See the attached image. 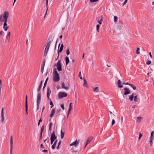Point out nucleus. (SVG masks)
Listing matches in <instances>:
<instances>
[{"label":"nucleus","mask_w":154,"mask_h":154,"mask_svg":"<svg viewBox=\"0 0 154 154\" xmlns=\"http://www.w3.org/2000/svg\"><path fill=\"white\" fill-rule=\"evenodd\" d=\"M53 73V81L55 82H58L60 79V76L59 74L55 69H54V70Z\"/></svg>","instance_id":"f257e3e1"},{"label":"nucleus","mask_w":154,"mask_h":154,"mask_svg":"<svg viewBox=\"0 0 154 154\" xmlns=\"http://www.w3.org/2000/svg\"><path fill=\"white\" fill-rule=\"evenodd\" d=\"M67 96V94L65 92H60L58 94V98L59 99H62L64 97H66Z\"/></svg>","instance_id":"f03ea898"},{"label":"nucleus","mask_w":154,"mask_h":154,"mask_svg":"<svg viewBox=\"0 0 154 154\" xmlns=\"http://www.w3.org/2000/svg\"><path fill=\"white\" fill-rule=\"evenodd\" d=\"M13 140V137L11 136L10 140V154H12Z\"/></svg>","instance_id":"7ed1b4c3"},{"label":"nucleus","mask_w":154,"mask_h":154,"mask_svg":"<svg viewBox=\"0 0 154 154\" xmlns=\"http://www.w3.org/2000/svg\"><path fill=\"white\" fill-rule=\"evenodd\" d=\"M9 13L8 11H5L3 14V21H7V19L8 17Z\"/></svg>","instance_id":"20e7f679"},{"label":"nucleus","mask_w":154,"mask_h":154,"mask_svg":"<svg viewBox=\"0 0 154 154\" xmlns=\"http://www.w3.org/2000/svg\"><path fill=\"white\" fill-rule=\"evenodd\" d=\"M61 61L59 60L57 64V67L58 70L60 71L62 70L61 65L60 63Z\"/></svg>","instance_id":"39448f33"},{"label":"nucleus","mask_w":154,"mask_h":154,"mask_svg":"<svg viewBox=\"0 0 154 154\" xmlns=\"http://www.w3.org/2000/svg\"><path fill=\"white\" fill-rule=\"evenodd\" d=\"M25 108H26V113L25 114L26 115H27L28 114V104H27V96L26 95V100H25Z\"/></svg>","instance_id":"423d86ee"},{"label":"nucleus","mask_w":154,"mask_h":154,"mask_svg":"<svg viewBox=\"0 0 154 154\" xmlns=\"http://www.w3.org/2000/svg\"><path fill=\"white\" fill-rule=\"evenodd\" d=\"M79 140H78L77 141V140H76L73 142L70 145V146L74 145L75 147H77L79 143Z\"/></svg>","instance_id":"0eeeda50"},{"label":"nucleus","mask_w":154,"mask_h":154,"mask_svg":"<svg viewBox=\"0 0 154 154\" xmlns=\"http://www.w3.org/2000/svg\"><path fill=\"white\" fill-rule=\"evenodd\" d=\"M41 94L40 92L38 93L37 99V103L40 104L41 100Z\"/></svg>","instance_id":"6e6552de"},{"label":"nucleus","mask_w":154,"mask_h":154,"mask_svg":"<svg viewBox=\"0 0 154 154\" xmlns=\"http://www.w3.org/2000/svg\"><path fill=\"white\" fill-rule=\"evenodd\" d=\"M57 139V137L55 136V132L54 131L51 134V140H52L53 141L56 140Z\"/></svg>","instance_id":"1a4fd4ad"},{"label":"nucleus","mask_w":154,"mask_h":154,"mask_svg":"<svg viewBox=\"0 0 154 154\" xmlns=\"http://www.w3.org/2000/svg\"><path fill=\"white\" fill-rule=\"evenodd\" d=\"M92 139L93 138L92 137H90L88 138L86 141V143L84 146V149L86 148L87 145L91 141Z\"/></svg>","instance_id":"9d476101"},{"label":"nucleus","mask_w":154,"mask_h":154,"mask_svg":"<svg viewBox=\"0 0 154 154\" xmlns=\"http://www.w3.org/2000/svg\"><path fill=\"white\" fill-rule=\"evenodd\" d=\"M103 19V17L102 16H100L99 17H98L97 18V20L98 23L100 24H102Z\"/></svg>","instance_id":"9b49d317"},{"label":"nucleus","mask_w":154,"mask_h":154,"mask_svg":"<svg viewBox=\"0 0 154 154\" xmlns=\"http://www.w3.org/2000/svg\"><path fill=\"white\" fill-rule=\"evenodd\" d=\"M124 90L125 91L124 93V94L125 95H126L130 94V91L128 88H124Z\"/></svg>","instance_id":"f8f14e48"},{"label":"nucleus","mask_w":154,"mask_h":154,"mask_svg":"<svg viewBox=\"0 0 154 154\" xmlns=\"http://www.w3.org/2000/svg\"><path fill=\"white\" fill-rule=\"evenodd\" d=\"M51 42V41L50 40V38H49L47 40V44L45 48H49Z\"/></svg>","instance_id":"ddd939ff"},{"label":"nucleus","mask_w":154,"mask_h":154,"mask_svg":"<svg viewBox=\"0 0 154 154\" xmlns=\"http://www.w3.org/2000/svg\"><path fill=\"white\" fill-rule=\"evenodd\" d=\"M55 112V110L54 109H53L51 111V114L50 115V117L52 118L53 117L54 114Z\"/></svg>","instance_id":"4468645a"},{"label":"nucleus","mask_w":154,"mask_h":154,"mask_svg":"<svg viewBox=\"0 0 154 154\" xmlns=\"http://www.w3.org/2000/svg\"><path fill=\"white\" fill-rule=\"evenodd\" d=\"M62 87L63 88L65 89L66 90H68L69 88V87H68L65 86L63 82L62 83Z\"/></svg>","instance_id":"2eb2a0df"},{"label":"nucleus","mask_w":154,"mask_h":154,"mask_svg":"<svg viewBox=\"0 0 154 154\" xmlns=\"http://www.w3.org/2000/svg\"><path fill=\"white\" fill-rule=\"evenodd\" d=\"M57 141H58L57 140H55L54 143L53 145L52 146L51 148H52V149H54L55 148V146L56 145V144L57 143Z\"/></svg>","instance_id":"dca6fc26"},{"label":"nucleus","mask_w":154,"mask_h":154,"mask_svg":"<svg viewBox=\"0 0 154 154\" xmlns=\"http://www.w3.org/2000/svg\"><path fill=\"white\" fill-rule=\"evenodd\" d=\"M118 87L120 88H122L123 87V86L121 85V82L119 80L118 81Z\"/></svg>","instance_id":"f3484780"},{"label":"nucleus","mask_w":154,"mask_h":154,"mask_svg":"<svg viewBox=\"0 0 154 154\" xmlns=\"http://www.w3.org/2000/svg\"><path fill=\"white\" fill-rule=\"evenodd\" d=\"M118 24H119L120 26H118V29H121V26L123 24L122 21V20H119L118 22Z\"/></svg>","instance_id":"a211bd4d"},{"label":"nucleus","mask_w":154,"mask_h":154,"mask_svg":"<svg viewBox=\"0 0 154 154\" xmlns=\"http://www.w3.org/2000/svg\"><path fill=\"white\" fill-rule=\"evenodd\" d=\"M48 79V77H47L46 79V80H45V82L44 83V86L43 88V90H44V88H45V87H46V85L47 83V82Z\"/></svg>","instance_id":"6ab92c4d"},{"label":"nucleus","mask_w":154,"mask_h":154,"mask_svg":"<svg viewBox=\"0 0 154 154\" xmlns=\"http://www.w3.org/2000/svg\"><path fill=\"white\" fill-rule=\"evenodd\" d=\"M134 98V94L133 93L132 94L130 95L129 97V99L131 101H132L133 100Z\"/></svg>","instance_id":"aec40b11"},{"label":"nucleus","mask_w":154,"mask_h":154,"mask_svg":"<svg viewBox=\"0 0 154 154\" xmlns=\"http://www.w3.org/2000/svg\"><path fill=\"white\" fill-rule=\"evenodd\" d=\"M65 61H66V65H67L68 64V63L69 62V58L68 57H65Z\"/></svg>","instance_id":"412c9836"},{"label":"nucleus","mask_w":154,"mask_h":154,"mask_svg":"<svg viewBox=\"0 0 154 154\" xmlns=\"http://www.w3.org/2000/svg\"><path fill=\"white\" fill-rule=\"evenodd\" d=\"M53 125V123L52 122L50 123L49 124V130L51 131L52 130V127Z\"/></svg>","instance_id":"4be33fe9"},{"label":"nucleus","mask_w":154,"mask_h":154,"mask_svg":"<svg viewBox=\"0 0 154 154\" xmlns=\"http://www.w3.org/2000/svg\"><path fill=\"white\" fill-rule=\"evenodd\" d=\"M51 92V91L50 90L49 88H47V95H50Z\"/></svg>","instance_id":"5701e85b"},{"label":"nucleus","mask_w":154,"mask_h":154,"mask_svg":"<svg viewBox=\"0 0 154 154\" xmlns=\"http://www.w3.org/2000/svg\"><path fill=\"white\" fill-rule=\"evenodd\" d=\"M142 118L141 117H138L137 118V122H140L141 121V120Z\"/></svg>","instance_id":"b1692460"},{"label":"nucleus","mask_w":154,"mask_h":154,"mask_svg":"<svg viewBox=\"0 0 154 154\" xmlns=\"http://www.w3.org/2000/svg\"><path fill=\"white\" fill-rule=\"evenodd\" d=\"M61 133V139H63L64 137V133L61 130L60 131Z\"/></svg>","instance_id":"393cba45"},{"label":"nucleus","mask_w":154,"mask_h":154,"mask_svg":"<svg viewBox=\"0 0 154 154\" xmlns=\"http://www.w3.org/2000/svg\"><path fill=\"white\" fill-rule=\"evenodd\" d=\"M44 125L42 126L41 128V132H40V134H41V135H42L43 132L44 130Z\"/></svg>","instance_id":"a878e982"},{"label":"nucleus","mask_w":154,"mask_h":154,"mask_svg":"<svg viewBox=\"0 0 154 154\" xmlns=\"http://www.w3.org/2000/svg\"><path fill=\"white\" fill-rule=\"evenodd\" d=\"M134 100L135 102H137L138 101V99L137 98V95H135L134 97Z\"/></svg>","instance_id":"bb28decb"},{"label":"nucleus","mask_w":154,"mask_h":154,"mask_svg":"<svg viewBox=\"0 0 154 154\" xmlns=\"http://www.w3.org/2000/svg\"><path fill=\"white\" fill-rule=\"evenodd\" d=\"M46 8H47V10H46V12H45V16H44V17H45V16H46V15L47 13L48 9V0H46Z\"/></svg>","instance_id":"cd10ccee"},{"label":"nucleus","mask_w":154,"mask_h":154,"mask_svg":"<svg viewBox=\"0 0 154 154\" xmlns=\"http://www.w3.org/2000/svg\"><path fill=\"white\" fill-rule=\"evenodd\" d=\"M1 122L2 123H4V115L1 116Z\"/></svg>","instance_id":"c85d7f7f"},{"label":"nucleus","mask_w":154,"mask_h":154,"mask_svg":"<svg viewBox=\"0 0 154 154\" xmlns=\"http://www.w3.org/2000/svg\"><path fill=\"white\" fill-rule=\"evenodd\" d=\"M8 27H9L8 26H3V28L5 31H6L8 30Z\"/></svg>","instance_id":"c756f323"},{"label":"nucleus","mask_w":154,"mask_h":154,"mask_svg":"<svg viewBox=\"0 0 154 154\" xmlns=\"http://www.w3.org/2000/svg\"><path fill=\"white\" fill-rule=\"evenodd\" d=\"M45 60H44V61H43L42 62V66H41V68H44V66H45Z\"/></svg>","instance_id":"7c9ffc66"},{"label":"nucleus","mask_w":154,"mask_h":154,"mask_svg":"<svg viewBox=\"0 0 154 154\" xmlns=\"http://www.w3.org/2000/svg\"><path fill=\"white\" fill-rule=\"evenodd\" d=\"M118 17L116 16H114V22L115 23H116L117 22V20H118Z\"/></svg>","instance_id":"2f4dec72"},{"label":"nucleus","mask_w":154,"mask_h":154,"mask_svg":"<svg viewBox=\"0 0 154 154\" xmlns=\"http://www.w3.org/2000/svg\"><path fill=\"white\" fill-rule=\"evenodd\" d=\"M130 86L134 90H135L136 89V87L134 86L133 84H131Z\"/></svg>","instance_id":"473e14b6"},{"label":"nucleus","mask_w":154,"mask_h":154,"mask_svg":"<svg viewBox=\"0 0 154 154\" xmlns=\"http://www.w3.org/2000/svg\"><path fill=\"white\" fill-rule=\"evenodd\" d=\"M136 53L137 54H140V48H137V49Z\"/></svg>","instance_id":"72a5a7b5"},{"label":"nucleus","mask_w":154,"mask_h":154,"mask_svg":"<svg viewBox=\"0 0 154 154\" xmlns=\"http://www.w3.org/2000/svg\"><path fill=\"white\" fill-rule=\"evenodd\" d=\"M99 91L98 87H96L94 89V91L95 92H97Z\"/></svg>","instance_id":"f704fd0d"},{"label":"nucleus","mask_w":154,"mask_h":154,"mask_svg":"<svg viewBox=\"0 0 154 154\" xmlns=\"http://www.w3.org/2000/svg\"><path fill=\"white\" fill-rule=\"evenodd\" d=\"M154 134V131H152L151 132L150 135V137L153 138H154L153 134Z\"/></svg>","instance_id":"c9c22d12"},{"label":"nucleus","mask_w":154,"mask_h":154,"mask_svg":"<svg viewBox=\"0 0 154 154\" xmlns=\"http://www.w3.org/2000/svg\"><path fill=\"white\" fill-rule=\"evenodd\" d=\"M100 26L99 25H97L96 26L97 28V32H99V29L100 28Z\"/></svg>","instance_id":"e433bc0d"},{"label":"nucleus","mask_w":154,"mask_h":154,"mask_svg":"<svg viewBox=\"0 0 154 154\" xmlns=\"http://www.w3.org/2000/svg\"><path fill=\"white\" fill-rule=\"evenodd\" d=\"M84 83L83 84V85L84 86H87V83L86 80H85V79H84Z\"/></svg>","instance_id":"4c0bfd02"},{"label":"nucleus","mask_w":154,"mask_h":154,"mask_svg":"<svg viewBox=\"0 0 154 154\" xmlns=\"http://www.w3.org/2000/svg\"><path fill=\"white\" fill-rule=\"evenodd\" d=\"M50 104L51 105V108L53 106H54L53 103L52 102V101H51H51H50Z\"/></svg>","instance_id":"58836bf2"},{"label":"nucleus","mask_w":154,"mask_h":154,"mask_svg":"<svg viewBox=\"0 0 154 154\" xmlns=\"http://www.w3.org/2000/svg\"><path fill=\"white\" fill-rule=\"evenodd\" d=\"M151 63V61L150 60H148L147 62H146V64L148 65H149V64H150Z\"/></svg>","instance_id":"ea45409f"},{"label":"nucleus","mask_w":154,"mask_h":154,"mask_svg":"<svg viewBox=\"0 0 154 154\" xmlns=\"http://www.w3.org/2000/svg\"><path fill=\"white\" fill-rule=\"evenodd\" d=\"M66 53L67 55H68L69 54V49H68L66 51Z\"/></svg>","instance_id":"a19ab883"},{"label":"nucleus","mask_w":154,"mask_h":154,"mask_svg":"<svg viewBox=\"0 0 154 154\" xmlns=\"http://www.w3.org/2000/svg\"><path fill=\"white\" fill-rule=\"evenodd\" d=\"M63 50V48H61L60 47V48L59 49V51L58 52V53H59V52L60 53L62 52Z\"/></svg>","instance_id":"79ce46f5"},{"label":"nucleus","mask_w":154,"mask_h":154,"mask_svg":"<svg viewBox=\"0 0 154 154\" xmlns=\"http://www.w3.org/2000/svg\"><path fill=\"white\" fill-rule=\"evenodd\" d=\"M81 74V72H79V74L78 76L81 79H82V77Z\"/></svg>","instance_id":"37998d69"},{"label":"nucleus","mask_w":154,"mask_h":154,"mask_svg":"<svg viewBox=\"0 0 154 154\" xmlns=\"http://www.w3.org/2000/svg\"><path fill=\"white\" fill-rule=\"evenodd\" d=\"M41 87L42 86H41V85H39V86L38 88V89H37V91H38V92H39V91L40 90Z\"/></svg>","instance_id":"c03bdc74"},{"label":"nucleus","mask_w":154,"mask_h":154,"mask_svg":"<svg viewBox=\"0 0 154 154\" xmlns=\"http://www.w3.org/2000/svg\"><path fill=\"white\" fill-rule=\"evenodd\" d=\"M99 0H90V2H97Z\"/></svg>","instance_id":"a18cd8bd"},{"label":"nucleus","mask_w":154,"mask_h":154,"mask_svg":"<svg viewBox=\"0 0 154 154\" xmlns=\"http://www.w3.org/2000/svg\"><path fill=\"white\" fill-rule=\"evenodd\" d=\"M115 123V121L114 119H113L112 120V125L113 126L114 125V124Z\"/></svg>","instance_id":"49530a36"},{"label":"nucleus","mask_w":154,"mask_h":154,"mask_svg":"<svg viewBox=\"0 0 154 154\" xmlns=\"http://www.w3.org/2000/svg\"><path fill=\"white\" fill-rule=\"evenodd\" d=\"M142 136V134H141L140 133H139V139H140Z\"/></svg>","instance_id":"de8ad7c7"},{"label":"nucleus","mask_w":154,"mask_h":154,"mask_svg":"<svg viewBox=\"0 0 154 154\" xmlns=\"http://www.w3.org/2000/svg\"><path fill=\"white\" fill-rule=\"evenodd\" d=\"M3 21L4 22L3 26H7V21Z\"/></svg>","instance_id":"09e8293b"},{"label":"nucleus","mask_w":154,"mask_h":154,"mask_svg":"<svg viewBox=\"0 0 154 154\" xmlns=\"http://www.w3.org/2000/svg\"><path fill=\"white\" fill-rule=\"evenodd\" d=\"M127 1H128V0H125V2H124L123 4L122 5L123 6L127 2Z\"/></svg>","instance_id":"8fccbe9b"},{"label":"nucleus","mask_w":154,"mask_h":154,"mask_svg":"<svg viewBox=\"0 0 154 154\" xmlns=\"http://www.w3.org/2000/svg\"><path fill=\"white\" fill-rule=\"evenodd\" d=\"M49 48H45V51H44L45 52H48V50H49Z\"/></svg>","instance_id":"3c124183"},{"label":"nucleus","mask_w":154,"mask_h":154,"mask_svg":"<svg viewBox=\"0 0 154 154\" xmlns=\"http://www.w3.org/2000/svg\"><path fill=\"white\" fill-rule=\"evenodd\" d=\"M60 106L63 110L64 109V106L63 104H61L60 105Z\"/></svg>","instance_id":"603ef678"},{"label":"nucleus","mask_w":154,"mask_h":154,"mask_svg":"<svg viewBox=\"0 0 154 154\" xmlns=\"http://www.w3.org/2000/svg\"><path fill=\"white\" fill-rule=\"evenodd\" d=\"M10 35H11V32H9L7 35V38H8V36L9 38L10 37Z\"/></svg>","instance_id":"864d4df0"},{"label":"nucleus","mask_w":154,"mask_h":154,"mask_svg":"<svg viewBox=\"0 0 154 154\" xmlns=\"http://www.w3.org/2000/svg\"><path fill=\"white\" fill-rule=\"evenodd\" d=\"M45 108V106H44L43 107L42 109V113H41V116H42V113L43 112V111L44 109Z\"/></svg>","instance_id":"5fc2aeb1"},{"label":"nucleus","mask_w":154,"mask_h":154,"mask_svg":"<svg viewBox=\"0 0 154 154\" xmlns=\"http://www.w3.org/2000/svg\"><path fill=\"white\" fill-rule=\"evenodd\" d=\"M153 138H152V137H150V138H149V142H152V141L153 140Z\"/></svg>","instance_id":"6e6d98bb"},{"label":"nucleus","mask_w":154,"mask_h":154,"mask_svg":"<svg viewBox=\"0 0 154 154\" xmlns=\"http://www.w3.org/2000/svg\"><path fill=\"white\" fill-rule=\"evenodd\" d=\"M39 104H40L37 103V110L38 109H39Z\"/></svg>","instance_id":"4d7b16f0"},{"label":"nucleus","mask_w":154,"mask_h":154,"mask_svg":"<svg viewBox=\"0 0 154 154\" xmlns=\"http://www.w3.org/2000/svg\"><path fill=\"white\" fill-rule=\"evenodd\" d=\"M72 104V103H70L69 105V109H72V106H71Z\"/></svg>","instance_id":"13d9d810"},{"label":"nucleus","mask_w":154,"mask_h":154,"mask_svg":"<svg viewBox=\"0 0 154 154\" xmlns=\"http://www.w3.org/2000/svg\"><path fill=\"white\" fill-rule=\"evenodd\" d=\"M47 97L48 99L49 100L51 101V99L50 98V95H47Z\"/></svg>","instance_id":"bf43d9fd"},{"label":"nucleus","mask_w":154,"mask_h":154,"mask_svg":"<svg viewBox=\"0 0 154 154\" xmlns=\"http://www.w3.org/2000/svg\"><path fill=\"white\" fill-rule=\"evenodd\" d=\"M44 69V68H41V72L42 73H43V72Z\"/></svg>","instance_id":"052dcab7"},{"label":"nucleus","mask_w":154,"mask_h":154,"mask_svg":"<svg viewBox=\"0 0 154 154\" xmlns=\"http://www.w3.org/2000/svg\"><path fill=\"white\" fill-rule=\"evenodd\" d=\"M42 118L41 117V118L39 120L38 122H42Z\"/></svg>","instance_id":"680f3d73"},{"label":"nucleus","mask_w":154,"mask_h":154,"mask_svg":"<svg viewBox=\"0 0 154 154\" xmlns=\"http://www.w3.org/2000/svg\"><path fill=\"white\" fill-rule=\"evenodd\" d=\"M71 109H68V115H69V112H70L71 111Z\"/></svg>","instance_id":"e2e57ef3"},{"label":"nucleus","mask_w":154,"mask_h":154,"mask_svg":"<svg viewBox=\"0 0 154 154\" xmlns=\"http://www.w3.org/2000/svg\"><path fill=\"white\" fill-rule=\"evenodd\" d=\"M48 53V52H45L44 51V56H46Z\"/></svg>","instance_id":"0e129e2a"},{"label":"nucleus","mask_w":154,"mask_h":154,"mask_svg":"<svg viewBox=\"0 0 154 154\" xmlns=\"http://www.w3.org/2000/svg\"><path fill=\"white\" fill-rule=\"evenodd\" d=\"M40 147L41 148H45V147L44 146H43V145L42 144H41V145H40Z\"/></svg>","instance_id":"69168bd1"},{"label":"nucleus","mask_w":154,"mask_h":154,"mask_svg":"<svg viewBox=\"0 0 154 154\" xmlns=\"http://www.w3.org/2000/svg\"><path fill=\"white\" fill-rule=\"evenodd\" d=\"M42 135H41V134H40V139H39L40 140H41L42 139Z\"/></svg>","instance_id":"338daca9"},{"label":"nucleus","mask_w":154,"mask_h":154,"mask_svg":"<svg viewBox=\"0 0 154 154\" xmlns=\"http://www.w3.org/2000/svg\"><path fill=\"white\" fill-rule=\"evenodd\" d=\"M42 152H47L48 151L46 149H44L42 150Z\"/></svg>","instance_id":"774afa93"}]
</instances>
